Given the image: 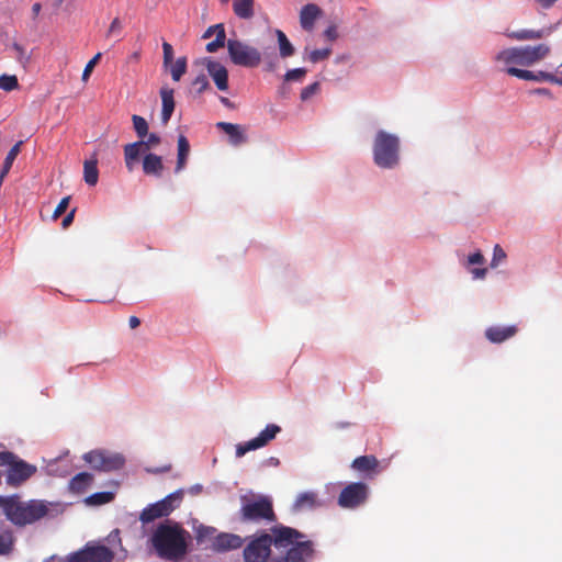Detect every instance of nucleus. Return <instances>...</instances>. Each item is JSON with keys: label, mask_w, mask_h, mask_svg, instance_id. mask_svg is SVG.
<instances>
[{"label": "nucleus", "mask_w": 562, "mask_h": 562, "mask_svg": "<svg viewBox=\"0 0 562 562\" xmlns=\"http://www.w3.org/2000/svg\"><path fill=\"white\" fill-rule=\"evenodd\" d=\"M296 543H313L306 536L281 524L270 528V533L261 532L254 536L244 548L243 554L246 562H267L271 554V547L281 554H285Z\"/></svg>", "instance_id": "1"}, {"label": "nucleus", "mask_w": 562, "mask_h": 562, "mask_svg": "<svg viewBox=\"0 0 562 562\" xmlns=\"http://www.w3.org/2000/svg\"><path fill=\"white\" fill-rule=\"evenodd\" d=\"M187 535L178 526L160 525L151 537L158 557L169 561L182 559L188 551Z\"/></svg>", "instance_id": "2"}, {"label": "nucleus", "mask_w": 562, "mask_h": 562, "mask_svg": "<svg viewBox=\"0 0 562 562\" xmlns=\"http://www.w3.org/2000/svg\"><path fill=\"white\" fill-rule=\"evenodd\" d=\"M550 53L551 46L547 43H540L503 49L497 53L495 60L505 66L504 70L517 66L531 67L543 60Z\"/></svg>", "instance_id": "3"}, {"label": "nucleus", "mask_w": 562, "mask_h": 562, "mask_svg": "<svg viewBox=\"0 0 562 562\" xmlns=\"http://www.w3.org/2000/svg\"><path fill=\"white\" fill-rule=\"evenodd\" d=\"M241 506L238 515L243 522H276L277 515L272 499L266 495H251L240 497Z\"/></svg>", "instance_id": "4"}, {"label": "nucleus", "mask_w": 562, "mask_h": 562, "mask_svg": "<svg viewBox=\"0 0 562 562\" xmlns=\"http://www.w3.org/2000/svg\"><path fill=\"white\" fill-rule=\"evenodd\" d=\"M0 506L7 518L18 526L32 524L47 514V507L43 503L22 504L12 497H0Z\"/></svg>", "instance_id": "5"}, {"label": "nucleus", "mask_w": 562, "mask_h": 562, "mask_svg": "<svg viewBox=\"0 0 562 562\" xmlns=\"http://www.w3.org/2000/svg\"><path fill=\"white\" fill-rule=\"evenodd\" d=\"M374 164L384 169H392L400 162V138L385 131H379L373 142Z\"/></svg>", "instance_id": "6"}, {"label": "nucleus", "mask_w": 562, "mask_h": 562, "mask_svg": "<svg viewBox=\"0 0 562 562\" xmlns=\"http://www.w3.org/2000/svg\"><path fill=\"white\" fill-rule=\"evenodd\" d=\"M0 467H7V484L12 487H19L30 477H32L37 468L20 459L11 451L0 452Z\"/></svg>", "instance_id": "7"}, {"label": "nucleus", "mask_w": 562, "mask_h": 562, "mask_svg": "<svg viewBox=\"0 0 562 562\" xmlns=\"http://www.w3.org/2000/svg\"><path fill=\"white\" fill-rule=\"evenodd\" d=\"M227 50L233 64L247 68H255L261 63L260 52L238 40L227 41Z\"/></svg>", "instance_id": "8"}, {"label": "nucleus", "mask_w": 562, "mask_h": 562, "mask_svg": "<svg viewBox=\"0 0 562 562\" xmlns=\"http://www.w3.org/2000/svg\"><path fill=\"white\" fill-rule=\"evenodd\" d=\"M368 497L369 486L363 482H353L341 490L337 503L341 508L353 509L363 505Z\"/></svg>", "instance_id": "9"}, {"label": "nucleus", "mask_w": 562, "mask_h": 562, "mask_svg": "<svg viewBox=\"0 0 562 562\" xmlns=\"http://www.w3.org/2000/svg\"><path fill=\"white\" fill-rule=\"evenodd\" d=\"M85 461L98 471H115L124 465V458L119 453H110L102 450H93L85 454Z\"/></svg>", "instance_id": "10"}, {"label": "nucleus", "mask_w": 562, "mask_h": 562, "mask_svg": "<svg viewBox=\"0 0 562 562\" xmlns=\"http://www.w3.org/2000/svg\"><path fill=\"white\" fill-rule=\"evenodd\" d=\"M281 432V427L276 424H268L259 435L248 441L238 443L236 446V456L243 457L251 450L260 449L272 441L278 434Z\"/></svg>", "instance_id": "11"}, {"label": "nucleus", "mask_w": 562, "mask_h": 562, "mask_svg": "<svg viewBox=\"0 0 562 562\" xmlns=\"http://www.w3.org/2000/svg\"><path fill=\"white\" fill-rule=\"evenodd\" d=\"M180 496L177 494H170L164 499L149 505L140 514V520L144 524L151 522L158 518L168 516L175 508L173 501H179Z\"/></svg>", "instance_id": "12"}, {"label": "nucleus", "mask_w": 562, "mask_h": 562, "mask_svg": "<svg viewBox=\"0 0 562 562\" xmlns=\"http://www.w3.org/2000/svg\"><path fill=\"white\" fill-rule=\"evenodd\" d=\"M506 74L517 77L522 80H530V81H548L552 82L559 86H562V77H559L552 72L547 71H530L527 69H520L518 67H510L505 69Z\"/></svg>", "instance_id": "13"}, {"label": "nucleus", "mask_w": 562, "mask_h": 562, "mask_svg": "<svg viewBox=\"0 0 562 562\" xmlns=\"http://www.w3.org/2000/svg\"><path fill=\"white\" fill-rule=\"evenodd\" d=\"M314 543H296L285 554L270 562H310L314 557Z\"/></svg>", "instance_id": "14"}, {"label": "nucleus", "mask_w": 562, "mask_h": 562, "mask_svg": "<svg viewBox=\"0 0 562 562\" xmlns=\"http://www.w3.org/2000/svg\"><path fill=\"white\" fill-rule=\"evenodd\" d=\"M205 66L209 76L213 79L216 88L221 91L228 90V71L225 66L216 60L205 58Z\"/></svg>", "instance_id": "15"}, {"label": "nucleus", "mask_w": 562, "mask_h": 562, "mask_svg": "<svg viewBox=\"0 0 562 562\" xmlns=\"http://www.w3.org/2000/svg\"><path fill=\"white\" fill-rule=\"evenodd\" d=\"M379 467V460L372 454L358 457L351 463V468L367 479H373L380 472Z\"/></svg>", "instance_id": "16"}, {"label": "nucleus", "mask_w": 562, "mask_h": 562, "mask_svg": "<svg viewBox=\"0 0 562 562\" xmlns=\"http://www.w3.org/2000/svg\"><path fill=\"white\" fill-rule=\"evenodd\" d=\"M83 562H112L114 552L105 546L86 544L81 549Z\"/></svg>", "instance_id": "17"}, {"label": "nucleus", "mask_w": 562, "mask_h": 562, "mask_svg": "<svg viewBox=\"0 0 562 562\" xmlns=\"http://www.w3.org/2000/svg\"><path fill=\"white\" fill-rule=\"evenodd\" d=\"M517 334V327L510 326H491L485 330V337L493 344H502Z\"/></svg>", "instance_id": "18"}, {"label": "nucleus", "mask_w": 562, "mask_h": 562, "mask_svg": "<svg viewBox=\"0 0 562 562\" xmlns=\"http://www.w3.org/2000/svg\"><path fill=\"white\" fill-rule=\"evenodd\" d=\"M243 543L244 540L238 535L220 533L213 542V548L215 551L224 552L228 550L238 549L243 546Z\"/></svg>", "instance_id": "19"}, {"label": "nucleus", "mask_w": 562, "mask_h": 562, "mask_svg": "<svg viewBox=\"0 0 562 562\" xmlns=\"http://www.w3.org/2000/svg\"><path fill=\"white\" fill-rule=\"evenodd\" d=\"M216 127L222 130L229 137V143L234 146L241 145L246 142V136L240 125L228 122H218Z\"/></svg>", "instance_id": "20"}, {"label": "nucleus", "mask_w": 562, "mask_h": 562, "mask_svg": "<svg viewBox=\"0 0 562 562\" xmlns=\"http://www.w3.org/2000/svg\"><path fill=\"white\" fill-rule=\"evenodd\" d=\"M322 10L314 3H308L301 9L300 23L305 31L314 27L316 19L321 15Z\"/></svg>", "instance_id": "21"}, {"label": "nucleus", "mask_w": 562, "mask_h": 562, "mask_svg": "<svg viewBox=\"0 0 562 562\" xmlns=\"http://www.w3.org/2000/svg\"><path fill=\"white\" fill-rule=\"evenodd\" d=\"M143 171L147 176L161 177L164 171L162 158L156 154H146L143 158Z\"/></svg>", "instance_id": "22"}, {"label": "nucleus", "mask_w": 562, "mask_h": 562, "mask_svg": "<svg viewBox=\"0 0 562 562\" xmlns=\"http://www.w3.org/2000/svg\"><path fill=\"white\" fill-rule=\"evenodd\" d=\"M144 151V143L139 140L124 146L125 165L130 171L134 169L135 162L138 160L139 155Z\"/></svg>", "instance_id": "23"}, {"label": "nucleus", "mask_w": 562, "mask_h": 562, "mask_svg": "<svg viewBox=\"0 0 562 562\" xmlns=\"http://www.w3.org/2000/svg\"><path fill=\"white\" fill-rule=\"evenodd\" d=\"M160 97L162 102L161 121L164 124H167L175 110L173 90L169 88H162L160 90Z\"/></svg>", "instance_id": "24"}, {"label": "nucleus", "mask_w": 562, "mask_h": 562, "mask_svg": "<svg viewBox=\"0 0 562 562\" xmlns=\"http://www.w3.org/2000/svg\"><path fill=\"white\" fill-rule=\"evenodd\" d=\"M189 154H190V144H189L188 138L184 135H179L177 164H176L175 172L178 173L184 169Z\"/></svg>", "instance_id": "25"}, {"label": "nucleus", "mask_w": 562, "mask_h": 562, "mask_svg": "<svg viewBox=\"0 0 562 562\" xmlns=\"http://www.w3.org/2000/svg\"><path fill=\"white\" fill-rule=\"evenodd\" d=\"M92 481V474L88 472H80L70 480L69 490L74 493H82L90 486Z\"/></svg>", "instance_id": "26"}, {"label": "nucleus", "mask_w": 562, "mask_h": 562, "mask_svg": "<svg viewBox=\"0 0 562 562\" xmlns=\"http://www.w3.org/2000/svg\"><path fill=\"white\" fill-rule=\"evenodd\" d=\"M317 505V495L314 492H304L297 495L293 509L295 512L312 509Z\"/></svg>", "instance_id": "27"}, {"label": "nucleus", "mask_w": 562, "mask_h": 562, "mask_svg": "<svg viewBox=\"0 0 562 562\" xmlns=\"http://www.w3.org/2000/svg\"><path fill=\"white\" fill-rule=\"evenodd\" d=\"M544 33V30H519L507 32L506 36L516 41H531L542 38Z\"/></svg>", "instance_id": "28"}, {"label": "nucleus", "mask_w": 562, "mask_h": 562, "mask_svg": "<svg viewBox=\"0 0 562 562\" xmlns=\"http://www.w3.org/2000/svg\"><path fill=\"white\" fill-rule=\"evenodd\" d=\"M254 0H234V13L240 19H250L254 15Z\"/></svg>", "instance_id": "29"}, {"label": "nucleus", "mask_w": 562, "mask_h": 562, "mask_svg": "<svg viewBox=\"0 0 562 562\" xmlns=\"http://www.w3.org/2000/svg\"><path fill=\"white\" fill-rule=\"evenodd\" d=\"M276 35L278 38L280 56L282 58H288V57L293 56L295 49H294L293 45L291 44V42L289 41V38L286 37L285 33L281 30H276Z\"/></svg>", "instance_id": "30"}, {"label": "nucleus", "mask_w": 562, "mask_h": 562, "mask_svg": "<svg viewBox=\"0 0 562 562\" xmlns=\"http://www.w3.org/2000/svg\"><path fill=\"white\" fill-rule=\"evenodd\" d=\"M85 181L89 186H95L99 178L97 160H86L83 164Z\"/></svg>", "instance_id": "31"}, {"label": "nucleus", "mask_w": 562, "mask_h": 562, "mask_svg": "<svg viewBox=\"0 0 562 562\" xmlns=\"http://www.w3.org/2000/svg\"><path fill=\"white\" fill-rule=\"evenodd\" d=\"M216 27L218 29V34L216 35L214 41L207 43L206 45V50L209 53H215L225 45L226 34L224 25L222 23H218Z\"/></svg>", "instance_id": "32"}, {"label": "nucleus", "mask_w": 562, "mask_h": 562, "mask_svg": "<svg viewBox=\"0 0 562 562\" xmlns=\"http://www.w3.org/2000/svg\"><path fill=\"white\" fill-rule=\"evenodd\" d=\"M114 494L112 492H98L86 498V503L92 506L108 504L113 501Z\"/></svg>", "instance_id": "33"}, {"label": "nucleus", "mask_w": 562, "mask_h": 562, "mask_svg": "<svg viewBox=\"0 0 562 562\" xmlns=\"http://www.w3.org/2000/svg\"><path fill=\"white\" fill-rule=\"evenodd\" d=\"M187 71V58L179 57L176 63L170 65L171 77L175 81H179Z\"/></svg>", "instance_id": "34"}, {"label": "nucleus", "mask_w": 562, "mask_h": 562, "mask_svg": "<svg viewBox=\"0 0 562 562\" xmlns=\"http://www.w3.org/2000/svg\"><path fill=\"white\" fill-rule=\"evenodd\" d=\"M23 142L22 140H19L16 144H14L11 149L9 150L5 159H4V162H3V166H2V170L4 172H9L15 158L18 157V155L20 154L21 151V146H22Z\"/></svg>", "instance_id": "35"}, {"label": "nucleus", "mask_w": 562, "mask_h": 562, "mask_svg": "<svg viewBox=\"0 0 562 562\" xmlns=\"http://www.w3.org/2000/svg\"><path fill=\"white\" fill-rule=\"evenodd\" d=\"M134 130L139 138H144L148 134V124L143 116L134 114L132 116Z\"/></svg>", "instance_id": "36"}, {"label": "nucleus", "mask_w": 562, "mask_h": 562, "mask_svg": "<svg viewBox=\"0 0 562 562\" xmlns=\"http://www.w3.org/2000/svg\"><path fill=\"white\" fill-rule=\"evenodd\" d=\"M0 88L7 92L13 91L19 88V81L14 75L0 76Z\"/></svg>", "instance_id": "37"}, {"label": "nucleus", "mask_w": 562, "mask_h": 562, "mask_svg": "<svg viewBox=\"0 0 562 562\" xmlns=\"http://www.w3.org/2000/svg\"><path fill=\"white\" fill-rule=\"evenodd\" d=\"M13 548V536L11 532L0 535V555L9 554Z\"/></svg>", "instance_id": "38"}, {"label": "nucleus", "mask_w": 562, "mask_h": 562, "mask_svg": "<svg viewBox=\"0 0 562 562\" xmlns=\"http://www.w3.org/2000/svg\"><path fill=\"white\" fill-rule=\"evenodd\" d=\"M305 75H306L305 68L291 69L284 75V80L285 81H301L305 77Z\"/></svg>", "instance_id": "39"}, {"label": "nucleus", "mask_w": 562, "mask_h": 562, "mask_svg": "<svg viewBox=\"0 0 562 562\" xmlns=\"http://www.w3.org/2000/svg\"><path fill=\"white\" fill-rule=\"evenodd\" d=\"M506 258V252L499 245H495L493 249V258L491 260V267L496 268Z\"/></svg>", "instance_id": "40"}, {"label": "nucleus", "mask_w": 562, "mask_h": 562, "mask_svg": "<svg viewBox=\"0 0 562 562\" xmlns=\"http://www.w3.org/2000/svg\"><path fill=\"white\" fill-rule=\"evenodd\" d=\"M192 86L195 88L196 92L201 94L210 87V83L205 75H200L193 80Z\"/></svg>", "instance_id": "41"}, {"label": "nucleus", "mask_w": 562, "mask_h": 562, "mask_svg": "<svg viewBox=\"0 0 562 562\" xmlns=\"http://www.w3.org/2000/svg\"><path fill=\"white\" fill-rule=\"evenodd\" d=\"M102 54L101 53H98L94 55V57L92 59H90L88 61V64L86 65L85 69H83V72H82V80L83 81H87L93 70V68L95 67V65L98 64L99 59L101 58Z\"/></svg>", "instance_id": "42"}, {"label": "nucleus", "mask_w": 562, "mask_h": 562, "mask_svg": "<svg viewBox=\"0 0 562 562\" xmlns=\"http://www.w3.org/2000/svg\"><path fill=\"white\" fill-rule=\"evenodd\" d=\"M319 90V83L318 82H313L308 86H306L305 88L302 89L301 91V99L303 101H306L308 100L311 97H313L315 93H317Z\"/></svg>", "instance_id": "43"}, {"label": "nucleus", "mask_w": 562, "mask_h": 562, "mask_svg": "<svg viewBox=\"0 0 562 562\" xmlns=\"http://www.w3.org/2000/svg\"><path fill=\"white\" fill-rule=\"evenodd\" d=\"M164 66L169 67L173 60V48L168 42L162 43Z\"/></svg>", "instance_id": "44"}, {"label": "nucleus", "mask_w": 562, "mask_h": 562, "mask_svg": "<svg viewBox=\"0 0 562 562\" xmlns=\"http://www.w3.org/2000/svg\"><path fill=\"white\" fill-rule=\"evenodd\" d=\"M69 201H70V196H65L60 200V202L58 203V205L56 206V209L53 213L54 220H57L66 212V210L69 206Z\"/></svg>", "instance_id": "45"}, {"label": "nucleus", "mask_w": 562, "mask_h": 562, "mask_svg": "<svg viewBox=\"0 0 562 562\" xmlns=\"http://www.w3.org/2000/svg\"><path fill=\"white\" fill-rule=\"evenodd\" d=\"M329 55H330V49L329 48L314 49L310 54V59L313 63H317V61L326 59Z\"/></svg>", "instance_id": "46"}, {"label": "nucleus", "mask_w": 562, "mask_h": 562, "mask_svg": "<svg viewBox=\"0 0 562 562\" xmlns=\"http://www.w3.org/2000/svg\"><path fill=\"white\" fill-rule=\"evenodd\" d=\"M146 136H147L146 140H143V139L140 140L144 143L145 150H148L149 148L155 147L160 143V137L155 133L147 134Z\"/></svg>", "instance_id": "47"}, {"label": "nucleus", "mask_w": 562, "mask_h": 562, "mask_svg": "<svg viewBox=\"0 0 562 562\" xmlns=\"http://www.w3.org/2000/svg\"><path fill=\"white\" fill-rule=\"evenodd\" d=\"M484 261L485 259L481 251H476L468 257L469 265H483Z\"/></svg>", "instance_id": "48"}, {"label": "nucleus", "mask_w": 562, "mask_h": 562, "mask_svg": "<svg viewBox=\"0 0 562 562\" xmlns=\"http://www.w3.org/2000/svg\"><path fill=\"white\" fill-rule=\"evenodd\" d=\"M121 30H122V22L120 21L119 18H115L112 21V23L110 24V27H109V31H108V35L120 33Z\"/></svg>", "instance_id": "49"}, {"label": "nucleus", "mask_w": 562, "mask_h": 562, "mask_svg": "<svg viewBox=\"0 0 562 562\" xmlns=\"http://www.w3.org/2000/svg\"><path fill=\"white\" fill-rule=\"evenodd\" d=\"M266 59V70L274 71L278 68V58L276 56H267Z\"/></svg>", "instance_id": "50"}, {"label": "nucleus", "mask_w": 562, "mask_h": 562, "mask_svg": "<svg viewBox=\"0 0 562 562\" xmlns=\"http://www.w3.org/2000/svg\"><path fill=\"white\" fill-rule=\"evenodd\" d=\"M65 562H83L81 550L76 551L67 557Z\"/></svg>", "instance_id": "51"}, {"label": "nucleus", "mask_w": 562, "mask_h": 562, "mask_svg": "<svg viewBox=\"0 0 562 562\" xmlns=\"http://www.w3.org/2000/svg\"><path fill=\"white\" fill-rule=\"evenodd\" d=\"M486 268H474L471 270L474 279H483L486 276Z\"/></svg>", "instance_id": "52"}, {"label": "nucleus", "mask_w": 562, "mask_h": 562, "mask_svg": "<svg viewBox=\"0 0 562 562\" xmlns=\"http://www.w3.org/2000/svg\"><path fill=\"white\" fill-rule=\"evenodd\" d=\"M74 216H75V210H72L71 212H69L64 218H63V222H61V225L64 228H67L74 221Z\"/></svg>", "instance_id": "53"}, {"label": "nucleus", "mask_w": 562, "mask_h": 562, "mask_svg": "<svg viewBox=\"0 0 562 562\" xmlns=\"http://www.w3.org/2000/svg\"><path fill=\"white\" fill-rule=\"evenodd\" d=\"M216 26H217V24L210 26V27L205 31V33L203 34V38H209V37H211L214 33L217 35V34H218V29H217Z\"/></svg>", "instance_id": "54"}, {"label": "nucleus", "mask_w": 562, "mask_h": 562, "mask_svg": "<svg viewBox=\"0 0 562 562\" xmlns=\"http://www.w3.org/2000/svg\"><path fill=\"white\" fill-rule=\"evenodd\" d=\"M532 92L537 93L539 95H544V97H548V98H552L551 91L549 89H547V88H537Z\"/></svg>", "instance_id": "55"}, {"label": "nucleus", "mask_w": 562, "mask_h": 562, "mask_svg": "<svg viewBox=\"0 0 562 562\" xmlns=\"http://www.w3.org/2000/svg\"><path fill=\"white\" fill-rule=\"evenodd\" d=\"M537 3H539L542 8L549 9L551 8L558 0H535Z\"/></svg>", "instance_id": "56"}, {"label": "nucleus", "mask_w": 562, "mask_h": 562, "mask_svg": "<svg viewBox=\"0 0 562 562\" xmlns=\"http://www.w3.org/2000/svg\"><path fill=\"white\" fill-rule=\"evenodd\" d=\"M42 10V4L40 2H35L32 5V15L33 19H36Z\"/></svg>", "instance_id": "57"}, {"label": "nucleus", "mask_w": 562, "mask_h": 562, "mask_svg": "<svg viewBox=\"0 0 562 562\" xmlns=\"http://www.w3.org/2000/svg\"><path fill=\"white\" fill-rule=\"evenodd\" d=\"M128 325H130V327H131L132 329H135V328H137V327L140 325V321H139V318H138V317H136V316H131V317L128 318Z\"/></svg>", "instance_id": "58"}, {"label": "nucleus", "mask_w": 562, "mask_h": 562, "mask_svg": "<svg viewBox=\"0 0 562 562\" xmlns=\"http://www.w3.org/2000/svg\"><path fill=\"white\" fill-rule=\"evenodd\" d=\"M325 35L329 38V40H335L337 37V32L335 30V27H328L326 31H325Z\"/></svg>", "instance_id": "59"}, {"label": "nucleus", "mask_w": 562, "mask_h": 562, "mask_svg": "<svg viewBox=\"0 0 562 562\" xmlns=\"http://www.w3.org/2000/svg\"><path fill=\"white\" fill-rule=\"evenodd\" d=\"M13 49L18 53L19 57L25 56V50L21 45L16 44V43L13 44Z\"/></svg>", "instance_id": "60"}, {"label": "nucleus", "mask_w": 562, "mask_h": 562, "mask_svg": "<svg viewBox=\"0 0 562 562\" xmlns=\"http://www.w3.org/2000/svg\"><path fill=\"white\" fill-rule=\"evenodd\" d=\"M221 102H222L225 106H231V105H232L231 101H229L227 98H225V97H221Z\"/></svg>", "instance_id": "61"}, {"label": "nucleus", "mask_w": 562, "mask_h": 562, "mask_svg": "<svg viewBox=\"0 0 562 562\" xmlns=\"http://www.w3.org/2000/svg\"><path fill=\"white\" fill-rule=\"evenodd\" d=\"M557 71H558V74H560V75H561V77H562V64L558 67V70H557Z\"/></svg>", "instance_id": "62"}, {"label": "nucleus", "mask_w": 562, "mask_h": 562, "mask_svg": "<svg viewBox=\"0 0 562 562\" xmlns=\"http://www.w3.org/2000/svg\"><path fill=\"white\" fill-rule=\"evenodd\" d=\"M223 3H227L229 0H221Z\"/></svg>", "instance_id": "63"}]
</instances>
